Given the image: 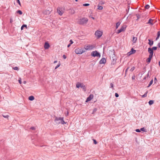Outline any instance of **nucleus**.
<instances>
[{
    "label": "nucleus",
    "mask_w": 160,
    "mask_h": 160,
    "mask_svg": "<svg viewBox=\"0 0 160 160\" xmlns=\"http://www.w3.org/2000/svg\"><path fill=\"white\" fill-rule=\"evenodd\" d=\"M114 52H115L114 49L110 50L108 52V55H109L110 58H112V59H116Z\"/></svg>",
    "instance_id": "1"
},
{
    "label": "nucleus",
    "mask_w": 160,
    "mask_h": 160,
    "mask_svg": "<svg viewBox=\"0 0 160 160\" xmlns=\"http://www.w3.org/2000/svg\"><path fill=\"white\" fill-rule=\"evenodd\" d=\"M88 21L87 18H83L79 19V23L81 25H83L84 24H86Z\"/></svg>",
    "instance_id": "2"
},
{
    "label": "nucleus",
    "mask_w": 160,
    "mask_h": 160,
    "mask_svg": "<svg viewBox=\"0 0 160 160\" xmlns=\"http://www.w3.org/2000/svg\"><path fill=\"white\" fill-rule=\"evenodd\" d=\"M85 52V51L82 48H78L75 50V52L76 54H81Z\"/></svg>",
    "instance_id": "3"
},
{
    "label": "nucleus",
    "mask_w": 160,
    "mask_h": 160,
    "mask_svg": "<svg viewBox=\"0 0 160 160\" xmlns=\"http://www.w3.org/2000/svg\"><path fill=\"white\" fill-rule=\"evenodd\" d=\"M77 88H79L80 87L83 88L84 91H85L86 90V88L85 85H84L82 83L80 82H78L76 85Z\"/></svg>",
    "instance_id": "4"
},
{
    "label": "nucleus",
    "mask_w": 160,
    "mask_h": 160,
    "mask_svg": "<svg viewBox=\"0 0 160 160\" xmlns=\"http://www.w3.org/2000/svg\"><path fill=\"white\" fill-rule=\"evenodd\" d=\"M91 55L94 57H100L101 56L100 53L97 51H92L91 53Z\"/></svg>",
    "instance_id": "5"
},
{
    "label": "nucleus",
    "mask_w": 160,
    "mask_h": 160,
    "mask_svg": "<svg viewBox=\"0 0 160 160\" xmlns=\"http://www.w3.org/2000/svg\"><path fill=\"white\" fill-rule=\"evenodd\" d=\"M95 47V45H88L87 46H84V48L86 50H92Z\"/></svg>",
    "instance_id": "6"
},
{
    "label": "nucleus",
    "mask_w": 160,
    "mask_h": 160,
    "mask_svg": "<svg viewBox=\"0 0 160 160\" xmlns=\"http://www.w3.org/2000/svg\"><path fill=\"white\" fill-rule=\"evenodd\" d=\"M102 32L101 31L97 30L96 31L95 34L97 37L98 38H100L102 36Z\"/></svg>",
    "instance_id": "7"
},
{
    "label": "nucleus",
    "mask_w": 160,
    "mask_h": 160,
    "mask_svg": "<svg viewBox=\"0 0 160 160\" xmlns=\"http://www.w3.org/2000/svg\"><path fill=\"white\" fill-rule=\"evenodd\" d=\"M127 26L126 25H123V26H122L121 28L119 29H118V31L117 32V33L118 34L121 32L124 31L125 30Z\"/></svg>",
    "instance_id": "8"
},
{
    "label": "nucleus",
    "mask_w": 160,
    "mask_h": 160,
    "mask_svg": "<svg viewBox=\"0 0 160 160\" xmlns=\"http://www.w3.org/2000/svg\"><path fill=\"white\" fill-rule=\"evenodd\" d=\"M148 52L149 53V56L153 57V51L151 48H148Z\"/></svg>",
    "instance_id": "9"
},
{
    "label": "nucleus",
    "mask_w": 160,
    "mask_h": 160,
    "mask_svg": "<svg viewBox=\"0 0 160 160\" xmlns=\"http://www.w3.org/2000/svg\"><path fill=\"white\" fill-rule=\"evenodd\" d=\"M93 98V95L91 94L89 95L88 97L86 99V102H88L91 101Z\"/></svg>",
    "instance_id": "10"
},
{
    "label": "nucleus",
    "mask_w": 160,
    "mask_h": 160,
    "mask_svg": "<svg viewBox=\"0 0 160 160\" xmlns=\"http://www.w3.org/2000/svg\"><path fill=\"white\" fill-rule=\"evenodd\" d=\"M106 62V60L105 58H102L99 62V63L100 64H104Z\"/></svg>",
    "instance_id": "11"
},
{
    "label": "nucleus",
    "mask_w": 160,
    "mask_h": 160,
    "mask_svg": "<svg viewBox=\"0 0 160 160\" xmlns=\"http://www.w3.org/2000/svg\"><path fill=\"white\" fill-rule=\"evenodd\" d=\"M44 47L45 49H47L49 48L50 46L48 42H45Z\"/></svg>",
    "instance_id": "12"
},
{
    "label": "nucleus",
    "mask_w": 160,
    "mask_h": 160,
    "mask_svg": "<svg viewBox=\"0 0 160 160\" xmlns=\"http://www.w3.org/2000/svg\"><path fill=\"white\" fill-rule=\"evenodd\" d=\"M57 10L58 12L59 15L61 16L62 15L63 12L61 8H58Z\"/></svg>",
    "instance_id": "13"
},
{
    "label": "nucleus",
    "mask_w": 160,
    "mask_h": 160,
    "mask_svg": "<svg viewBox=\"0 0 160 160\" xmlns=\"http://www.w3.org/2000/svg\"><path fill=\"white\" fill-rule=\"evenodd\" d=\"M69 12L71 14H74L75 13V11L73 8H70L69 10Z\"/></svg>",
    "instance_id": "14"
},
{
    "label": "nucleus",
    "mask_w": 160,
    "mask_h": 160,
    "mask_svg": "<svg viewBox=\"0 0 160 160\" xmlns=\"http://www.w3.org/2000/svg\"><path fill=\"white\" fill-rule=\"evenodd\" d=\"M153 20L151 18L149 19L148 22L147 23V24H149L150 25L152 26L153 25L154 23L152 22L153 21Z\"/></svg>",
    "instance_id": "15"
},
{
    "label": "nucleus",
    "mask_w": 160,
    "mask_h": 160,
    "mask_svg": "<svg viewBox=\"0 0 160 160\" xmlns=\"http://www.w3.org/2000/svg\"><path fill=\"white\" fill-rule=\"evenodd\" d=\"M152 58V57H151V56H149L148 58L146 60V62L148 63V64H149L150 63Z\"/></svg>",
    "instance_id": "16"
},
{
    "label": "nucleus",
    "mask_w": 160,
    "mask_h": 160,
    "mask_svg": "<svg viewBox=\"0 0 160 160\" xmlns=\"http://www.w3.org/2000/svg\"><path fill=\"white\" fill-rule=\"evenodd\" d=\"M63 119V117H59L58 118L57 117L55 116V119L54 120V121L56 122L58 120H61V121Z\"/></svg>",
    "instance_id": "17"
},
{
    "label": "nucleus",
    "mask_w": 160,
    "mask_h": 160,
    "mask_svg": "<svg viewBox=\"0 0 160 160\" xmlns=\"http://www.w3.org/2000/svg\"><path fill=\"white\" fill-rule=\"evenodd\" d=\"M148 41H149L148 44L151 46L153 44V41L151 40L150 39H148Z\"/></svg>",
    "instance_id": "18"
},
{
    "label": "nucleus",
    "mask_w": 160,
    "mask_h": 160,
    "mask_svg": "<svg viewBox=\"0 0 160 160\" xmlns=\"http://www.w3.org/2000/svg\"><path fill=\"white\" fill-rule=\"evenodd\" d=\"M137 40V38L134 37H133L132 41L133 42V43L136 42Z\"/></svg>",
    "instance_id": "19"
},
{
    "label": "nucleus",
    "mask_w": 160,
    "mask_h": 160,
    "mask_svg": "<svg viewBox=\"0 0 160 160\" xmlns=\"http://www.w3.org/2000/svg\"><path fill=\"white\" fill-rule=\"evenodd\" d=\"M34 99V97L33 96H31L28 98V99L30 101H33Z\"/></svg>",
    "instance_id": "20"
},
{
    "label": "nucleus",
    "mask_w": 160,
    "mask_h": 160,
    "mask_svg": "<svg viewBox=\"0 0 160 160\" xmlns=\"http://www.w3.org/2000/svg\"><path fill=\"white\" fill-rule=\"evenodd\" d=\"M154 102V101L152 100H150L148 102V104L149 105H151L152 104H153Z\"/></svg>",
    "instance_id": "21"
},
{
    "label": "nucleus",
    "mask_w": 160,
    "mask_h": 160,
    "mask_svg": "<svg viewBox=\"0 0 160 160\" xmlns=\"http://www.w3.org/2000/svg\"><path fill=\"white\" fill-rule=\"evenodd\" d=\"M121 22H118L116 23V29L118 28Z\"/></svg>",
    "instance_id": "22"
},
{
    "label": "nucleus",
    "mask_w": 160,
    "mask_h": 160,
    "mask_svg": "<svg viewBox=\"0 0 160 160\" xmlns=\"http://www.w3.org/2000/svg\"><path fill=\"white\" fill-rule=\"evenodd\" d=\"M117 59H114L112 60L111 64L112 65H114L116 63V61Z\"/></svg>",
    "instance_id": "23"
},
{
    "label": "nucleus",
    "mask_w": 160,
    "mask_h": 160,
    "mask_svg": "<svg viewBox=\"0 0 160 160\" xmlns=\"http://www.w3.org/2000/svg\"><path fill=\"white\" fill-rule=\"evenodd\" d=\"M153 82V80L152 79L149 82V84H148V86L147 87V88H149L150 87L151 85L152 84Z\"/></svg>",
    "instance_id": "24"
},
{
    "label": "nucleus",
    "mask_w": 160,
    "mask_h": 160,
    "mask_svg": "<svg viewBox=\"0 0 160 160\" xmlns=\"http://www.w3.org/2000/svg\"><path fill=\"white\" fill-rule=\"evenodd\" d=\"M24 28H27V25L26 24H23L21 27V30H22Z\"/></svg>",
    "instance_id": "25"
},
{
    "label": "nucleus",
    "mask_w": 160,
    "mask_h": 160,
    "mask_svg": "<svg viewBox=\"0 0 160 160\" xmlns=\"http://www.w3.org/2000/svg\"><path fill=\"white\" fill-rule=\"evenodd\" d=\"M130 51L131 52V53H132V54L135 53L136 50L134 49L133 48H132Z\"/></svg>",
    "instance_id": "26"
},
{
    "label": "nucleus",
    "mask_w": 160,
    "mask_h": 160,
    "mask_svg": "<svg viewBox=\"0 0 160 160\" xmlns=\"http://www.w3.org/2000/svg\"><path fill=\"white\" fill-rule=\"evenodd\" d=\"M148 92V91H147L142 96V98H145L147 96V93Z\"/></svg>",
    "instance_id": "27"
},
{
    "label": "nucleus",
    "mask_w": 160,
    "mask_h": 160,
    "mask_svg": "<svg viewBox=\"0 0 160 160\" xmlns=\"http://www.w3.org/2000/svg\"><path fill=\"white\" fill-rule=\"evenodd\" d=\"M16 12L17 13L19 14L20 15H21L22 14V11L21 10H18Z\"/></svg>",
    "instance_id": "28"
},
{
    "label": "nucleus",
    "mask_w": 160,
    "mask_h": 160,
    "mask_svg": "<svg viewBox=\"0 0 160 160\" xmlns=\"http://www.w3.org/2000/svg\"><path fill=\"white\" fill-rule=\"evenodd\" d=\"M61 123L62 124H66V122H65L64 121L63 119H62V120L61 121V122H58V124H59V123Z\"/></svg>",
    "instance_id": "29"
},
{
    "label": "nucleus",
    "mask_w": 160,
    "mask_h": 160,
    "mask_svg": "<svg viewBox=\"0 0 160 160\" xmlns=\"http://www.w3.org/2000/svg\"><path fill=\"white\" fill-rule=\"evenodd\" d=\"M97 110V108H94L92 111V114H94Z\"/></svg>",
    "instance_id": "30"
},
{
    "label": "nucleus",
    "mask_w": 160,
    "mask_h": 160,
    "mask_svg": "<svg viewBox=\"0 0 160 160\" xmlns=\"http://www.w3.org/2000/svg\"><path fill=\"white\" fill-rule=\"evenodd\" d=\"M98 9L99 10H102L103 9V7L102 6H100L99 5H98Z\"/></svg>",
    "instance_id": "31"
},
{
    "label": "nucleus",
    "mask_w": 160,
    "mask_h": 160,
    "mask_svg": "<svg viewBox=\"0 0 160 160\" xmlns=\"http://www.w3.org/2000/svg\"><path fill=\"white\" fill-rule=\"evenodd\" d=\"M140 130L141 131H142L144 132H146V129H145L144 128H140Z\"/></svg>",
    "instance_id": "32"
},
{
    "label": "nucleus",
    "mask_w": 160,
    "mask_h": 160,
    "mask_svg": "<svg viewBox=\"0 0 160 160\" xmlns=\"http://www.w3.org/2000/svg\"><path fill=\"white\" fill-rule=\"evenodd\" d=\"M60 65H61V64H60V62H59V63H58V64L55 67V69H57L60 66Z\"/></svg>",
    "instance_id": "33"
},
{
    "label": "nucleus",
    "mask_w": 160,
    "mask_h": 160,
    "mask_svg": "<svg viewBox=\"0 0 160 160\" xmlns=\"http://www.w3.org/2000/svg\"><path fill=\"white\" fill-rule=\"evenodd\" d=\"M150 8V6L148 4L146 5L145 6V8L146 9H148Z\"/></svg>",
    "instance_id": "34"
},
{
    "label": "nucleus",
    "mask_w": 160,
    "mask_h": 160,
    "mask_svg": "<svg viewBox=\"0 0 160 160\" xmlns=\"http://www.w3.org/2000/svg\"><path fill=\"white\" fill-rule=\"evenodd\" d=\"M2 116L4 118H7L9 117V116L8 115H5L4 114H2Z\"/></svg>",
    "instance_id": "35"
},
{
    "label": "nucleus",
    "mask_w": 160,
    "mask_h": 160,
    "mask_svg": "<svg viewBox=\"0 0 160 160\" xmlns=\"http://www.w3.org/2000/svg\"><path fill=\"white\" fill-rule=\"evenodd\" d=\"M153 50H156L157 49V47H153L152 48H151Z\"/></svg>",
    "instance_id": "36"
},
{
    "label": "nucleus",
    "mask_w": 160,
    "mask_h": 160,
    "mask_svg": "<svg viewBox=\"0 0 160 160\" xmlns=\"http://www.w3.org/2000/svg\"><path fill=\"white\" fill-rule=\"evenodd\" d=\"M160 36V31L158 32L157 33V37L159 38Z\"/></svg>",
    "instance_id": "37"
},
{
    "label": "nucleus",
    "mask_w": 160,
    "mask_h": 160,
    "mask_svg": "<svg viewBox=\"0 0 160 160\" xmlns=\"http://www.w3.org/2000/svg\"><path fill=\"white\" fill-rule=\"evenodd\" d=\"M13 69L15 70H19V68L18 67H16L14 68H13Z\"/></svg>",
    "instance_id": "38"
},
{
    "label": "nucleus",
    "mask_w": 160,
    "mask_h": 160,
    "mask_svg": "<svg viewBox=\"0 0 160 160\" xmlns=\"http://www.w3.org/2000/svg\"><path fill=\"white\" fill-rule=\"evenodd\" d=\"M136 16L138 19H139L140 18V16L138 14H136Z\"/></svg>",
    "instance_id": "39"
},
{
    "label": "nucleus",
    "mask_w": 160,
    "mask_h": 160,
    "mask_svg": "<svg viewBox=\"0 0 160 160\" xmlns=\"http://www.w3.org/2000/svg\"><path fill=\"white\" fill-rule=\"evenodd\" d=\"M90 5V4L89 3H84L83 4V6H88Z\"/></svg>",
    "instance_id": "40"
},
{
    "label": "nucleus",
    "mask_w": 160,
    "mask_h": 160,
    "mask_svg": "<svg viewBox=\"0 0 160 160\" xmlns=\"http://www.w3.org/2000/svg\"><path fill=\"white\" fill-rule=\"evenodd\" d=\"M135 67H133L130 69V71L131 72H132L135 69Z\"/></svg>",
    "instance_id": "41"
},
{
    "label": "nucleus",
    "mask_w": 160,
    "mask_h": 160,
    "mask_svg": "<svg viewBox=\"0 0 160 160\" xmlns=\"http://www.w3.org/2000/svg\"><path fill=\"white\" fill-rule=\"evenodd\" d=\"M93 143L94 144H96L97 143V142L96 140L93 139Z\"/></svg>",
    "instance_id": "42"
},
{
    "label": "nucleus",
    "mask_w": 160,
    "mask_h": 160,
    "mask_svg": "<svg viewBox=\"0 0 160 160\" xmlns=\"http://www.w3.org/2000/svg\"><path fill=\"white\" fill-rule=\"evenodd\" d=\"M110 85V88H113V83H111Z\"/></svg>",
    "instance_id": "43"
},
{
    "label": "nucleus",
    "mask_w": 160,
    "mask_h": 160,
    "mask_svg": "<svg viewBox=\"0 0 160 160\" xmlns=\"http://www.w3.org/2000/svg\"><path fill=\"white\" fill-rule=\"evenodd\" d=\"M17 2L19 4V5L21 6V3L19 0H16Z\"/></svg>",
    "instance_id": "44"
},
{
    "label": "nucleus",
    "mask_w": 160,
    "mask_h": 160,
    "mask_svg": "<svg viewBox=\"0 0 160 160\" xmlns=\"http://www.w3.org/2000/svg\"><path fill=\"white\" fill-rule=\"evenodd\" d=\"M18 82L20 84H21L22 83L21 79L20 78L19 79Z\"/></svg>",
    "instance_id": "45"
},
{
    "label": "nucleus",
    "mask_w": 160,
    "mask_h": 160,
    "mask_svg": "<svg viewBox=\"0 0 160 160\" xmlns=\"http://www.w3.org/2000/svg\"><path fill=\"white\" fill-rule=\"evenodd\" d=\"M135 131L136 132H141L140 129H136Z\"/></svg>",
    "instance_id": "46"
},
{
    "label": "nucleus",
    "mask_w": 160,
    "mask_h": 160,
    "mask_svg": "<svg viewBox=\"0 0 160 160\" xmlns=\"http://www.w3.org/2000/svg\"><path fill=\"white\" fill-rule=\"evenodd\" d=\"M115 95L116 98H118L119 97V95L117 93H115Z\"/></svg>",
    "instance_id": "47"
},
{
    "label": "nucleus",
    "mask_w": 160,
    "mask_h": 160,
    "mask_svg": "<svg viewBox=\"0 0 160 160\" xmlns=\"http://www.w3.org/2000/svg\"><path fill=\"white\" fill-rule=\"evenodd\" d=\"M154 81L155 83H156V82L157 81V80L156 77L154 78Z\"/></svg>",
    "instance_id": "48"
},
{
    "label": "nucleus",
    "mask_w": 160,
    "mask_h": 160,
    "mask_svg": "<svg viewBox=\"0 0 160 160\" xmlns=\"http://www.w3.org/2000/svg\"><path fill=\"white\" fill-rule=\"evenodd\" d=\"M62 57L64 59H65L67 58V56L65 55H63L62 56Z\"/></svg>",
    "instance_id": "49"
},
{
    "label": "nucleus",
    "mask_w": 160,
    "mask_h": 160,
    "mask_svg": "<svg viewBox=\"0 0 160 160\" xmlns=\"http://www.w3.org/2000/svg\"><path fill=\"white\" fill-rule=\"evenodd\" d=\"M30 129L32 130H35V127H32L30 128Z\"/></svg>",
    "instance_id": "50"
},
{
    "label": "nucleus",
    "mask_w": 160,
    "mask_h": 160,
    "mask_svg": "<svg viewBox=\"0 0 160 160\" xmlns=\"http://www.w3.org/2000/svg\"><path fill=\"white\" fill-rule=\"evenodd\" d=\"M129 67H128V68L126 69V70H125V75H126V73H127V72L128 70V69H129Z\"/></svg>",
    "instance_id": "51"
},
{
    "label": "nucleus",
    "mask_w": 160,
    "mask_h": 160,
    "mask_svg": "<svg viewBox=\"0 0 160 160\" xmlns=\"http://www.w3.org/2000/svg\"><path fill=\"white\" fill-rule=\"evenodd\" d=\"M69 42H70V44H72L73 43V41H72V40H70Z\"/></svg>",
    "instance_id": "52"
},
{
    "label": "nucleus",
    "mask_w": 160,
    "mask_h": 160,
    "mask_svg": "<svg viewBox=\"0 0 160 160\" xmlns=\"http://www.w3.org/2000/svg\"><path fill=\"white\" fill-rule=\"evenodd\" d=\"M131 52L130 51L128 53V56H129L131 55L132 54V53H131Z\"/></svg>",
    "instance_id": "53"
},
{
    "label": "nucleus",
    "mask_w": 160,
    "mask_h": 160,
    "mask_svg": "<svg viewBox=\"0 0 160 160\" xmlns=\"http://www.w3.org/2000/svg\"><path fill=\"white\" fill-rule=\"evenodd\" d=\"M157 46L158 47L160 48V42H159L158 45H157Z\"/></svg>",
    "instance_id": "54"
},
{
    "label": "nucleus",
    "mask_w": 160,
    "mask_h": 160,
    "mask_svg": "<svg viewBox=\"0 0 160 160\" xmlns=\"http://www.w3.org/2000/svg\"><path fill=\"white\" fill-rule=\"evenodd\" d=\"M68 114H69L68 112V111H67V112H66V116H68Z\"/></svg>",
    "instance_id": "55"
},
{
    "label": "nucleus",
    "mask_w": 160,
    "mask_h": 160,
    "mask_svg": "<svg viewBox=\"0 0 160 160\" xmlns=\"http://www.w3.org/2000/svg\"><path fill=\"white\" fill-rule=\"evenodd\" d=\"M132 80H134L135 79V75H133L132 77Z\"/></svg>",
    "instance_id": "56"
},
{
    "label": "nucleus",
    "mask_w": 160,
    "mask_h": 160,
    "mask_svg": "<svg viewBox=\"0 0 160 160\" xmlns=\"http://www.w3.org/2000/svg\"><path fill=\"white\" fill-rule=\"evenodd\" d=\"M143 70H144V72H145V71L146 70V67H144V68H143Z\"/></svg>",
    "instance_id": "57"
},
{
    "label": "nucleus",
    "mask_w": 160,
    "mask_h": 160,
    "mask_svg": "<svg viewBox=\"0 0 160 160\" xmlns=\"http://www.w3.org/2000/svg\"><path fill=\"white\" fill-rule=\"evenodd\" d=\"M13 22V20L11 18L10 20V22L11 23H12Z\"/></svg>",
    "instance_id": "58"
},
{
    "label": "nucleus",
    "mask_w": 160,
    "mask_h": 160,
    "mask_svg": "<svg viewBox=\"0 0 160 160\" xmlns=\"http://www.w3.org/2000/svg\"><path fill=\"white\" fill-rule=\"evenodd\" d=\"M71 44H70V43H69L67 46V47L68 48H69L70 47V46H71Z\"/></svg>",
    "instance_id": "59"
},
{
    "label": "nucleus",
    "mask_w": 160,
    "mask_h": 160,
    "mask_svg": "<svg viewBox=\"0 0 160 160\" xmlns=\"http://www.w3.org/2000/svg\"><path fill=\"white\" fill-rule=\"evenodd\" d=\"M159 37H157L156 38V40H157L159 39Z\"/></svg>",
    "instance_id": "60"
},
{
    "label": "nucleus",
    "mask_w": 160,
    "mask_h": 160,
    "mask_svg": "<svg viewBox=\"0 0 160 160\" xmlns=\"http://www.w3.org/2000/svg\"><path fill=\"white\" fill-rule=\"evenodd\" d=\"M23 83H24V84H26V82L25 81H23Z\"/></svg>",
    "instance_id": "61"
},
{
    "label": "nucleus",
    "mask_w": 160,
    "mask_h": 160,
    "mask_svg": "<svg viewBox=\"0 0 160 160\" xmlns=\"http://www.w3.org/2000/svg\"><path fill=\"white\" fill-rule=\"evenodd\" d=\"M57 62H58L57 61H54V63H57Z\"/></svg>",
    "instance_id": "62"
},
{
    "label": "nucleus",
    "mask_w": 160,
    "mask_h": 160,
    "mask_svg": "<svg viewBox=\"0 0 160 160\" xmlns=\"http://www.w3.org/2000/svg\"><path fill=\"white\" fill-rule=\"evenodd\" d=\"M91 18H92V19H94V20L95 19V18H94V17H91Z\"/></svg>",
    "instance_id": "63"
},
{
    "label": "nucleus",
    "mask_w": 160,
    "mask_h": 160,
    "mask_svg": "<svg viewBox=\"0 0 160 160\" xmlns=\"http://www.w3.org/2000/svg\"><path fill=\"white\" fill-rule=\"evenodd\" d=\"M158 64H159V66L160 67V61L159 62Z\"/></svg>",
    "instance_id": "64"
}]
</instances>
